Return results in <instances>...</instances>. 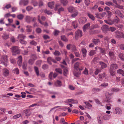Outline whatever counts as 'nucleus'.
<instances>
[{
  "label": "nucleus",
  "instance_id": "nucleus-1",
  "mask_svg": "<svg viewBox=\"0 0 124 124\" xmlns=\"http://www.w3.org/2000/svg\"><path fill=\"white\" fill-rule=\"evenodd\" d=\"M11 50L13 54L14 55L18 54L20 53V51L18 49V47L16 46L12 47L11 49Z\"/></svg>",
  "mask_w": 124,
  "mask_h": 124
},
{
  "label": "nucleus",
  "instance_id": "nucleus-2",
  "mask_svg": "<svg viewBox=\"0 0 124 124\" xmlns=\"http://www.w3.org/2000/svg\"><path fill=\"white\" fill-rule=\"evenodd\" d=\"M116 37L118 39H124V34L122 32H120L118 31L115 32Z\"/></svg>",
  "mask_w": 124,
  "mask_h": 124
},
{
  "label": "nucleus",
  "instance_id": "nucleus-3",
  "mask_svg": "<svg viewBox=\"0 0 124 124\" xmlns=\"http://www.w3.org/2000/svg\"><path fill=\"white\" fill-rule=\"evenodd\" d=\"M82 35V32L81 31L78 30L75 32V38L77 39L79 37H81Z\"/></svg>",
  "mask_w": 124,
  "mask_h": 124
},
{
  "label": "nucleus",
  "instance_id": "nucleus-4",
  "mask_svg": "<svg viewBox=\"0 0 124 124\" xmlns=\"http://www.w3.org/2000/svg\"><path fill=\"white\" fill-rule=\"evenodd\" d=\"M87 19L85 17H81L78 19V22L81 24H83L85 23L87 21Z\"/></svg>",
  "mask_w": 124,
  "mask_h": 124
},
{
  "label": "nucleus",
  "instance_id": "nucleus-5",
  "mask_svg": "<svg viewBox=\"0 0 124 124\" xmlns=\"http://www.w3.org/2000/svg\"><path fill=\"white\" fill-rule=\"evenodd\" d=\"M60 6V5L59 4H57L56 5L55 8V11L57 10H58V12L59 14L60 12L62 11H64V8L62 7H60L59 8Z\"/></svg>",
  "mask_w": 124,
  "mask_h": 124
},
{
  "label": "nucleus",
  "instance_id": "nucleus-6",
  "mask_svg": "<svg viewBox=\"0 0 124 124\" xmlns=\"http://www.w3.org/2000/svg\"><path fill=\"white\" fill-rule=\"evenodd\" d=\"M115 114L121 115L122 113V111L120 108L119 107H116L115 108Z\"/></svg>",
  "mask_w": 124,
  "mask_h": 124
},
{
  "label": "nucleus",
  "instance_id": "nucleus-7",
  "mask_svg": "<svg viewBox=\"0 0 124 124\" xmlns=\"http://www.w3.org/2000/svg\"><path fill=\"white\" fill-rule=\"evenodd\" d=\"M105 95L107 99V101L108 102H111V95L109 93H107Z\"/></svg>",
  "mask_w": 124,
  "mask_h": 124
},
{
  "label": "nucleus",
  "instance_id": "nucleus-8",
  "mask_svg": "<svg viewBox=\"0 0 124 124\" xmlns=\"http://www.w3.org/2000/svg\"><path fill=\"white\" fill-rule=\"evenodd\" d=\"M28 2V0H21L19 2V4L20 5L23 4L24 6H25L27 5Z\"/></svg>",
  "mask_w": 124,
  "mask_h": 124
},
{
  "label": "nucleus",
  "instance_id": "nucleus-9",
  "mask_svg": "<svg viewBox=\"0 0 124 124\" xmlns=\"http://www.w3.org/2000/svg\"><path fill=\"white\" fill-rule=\"evenodd\" d=\"M81 65V63H80L78 62H76L75 64L74 65V69L77 71H78L80 65Z\"/></svg>",
  "mask_w": 124,
  "mask_h": 124
},
{
  "label": "nucleus",
  "instance_id": "nucleus-10",
  "mask_svg": "<svg viewBox=\"0 0 124 124\" xmlns=\"http://www.w3.org/2000/svg\"><path fill=\"white\" fill-rule=\"evenodd\" d=\"M9 72V70L6 68L3 70V75L5 76H7L8 75Z\"/></svg>",
  "mask_w": 124,
  "mask_h": 124
},
{
  "label": "nucleus",
  "instance_id": "nucleus-11",
  "mask_svg": "<svg viewBox=\"0 0 124 124\" xmlns=\"http://www.w3.org/2000/svg\"><path fill=\"white\" fill-rule=\"evenodd\" d=\"M101 28L102 31L105 33H106L108 30V27L106 25H103Z\"/></svg>",
  "mask_w": 124,
  "mask_h": 124
},
{
  "label": "nucleus",
  "instance_id": "nucleus-12",
  "mask_svg": "<svg viewBox=\"0 0 124 124\" xmlns=\"http://www.w3.org/2000/svg\"><path fill=\"white\" fill-rule=\"evenodd\" d=\"M118 68L117 65L116 64H112L110 66V69L115 70Z\"/></svg>",
  "mask_w": 124,
  "mask_h": 124
},
{
  "label": "nucleus",
  "instance_id": "nucleus-13",
  "mask_svg": "<svg viewBox=\"0 0 124 124\" xmlns=\"http://www.w3.org/2000/svg\"><path fill=\"white\" fill-rule=\"evenodd\" d=\"M115 13L116 15L119 16L120 17L123 18L124 17V16L122 14L121 12L119 10H117L115 11Z\"/></svg>",
  "mask_w": 124,
  "mask_h": 124
},
{
  "label": "nucleus",
  "instance_id": "nucleus-14",
  "mask_svg": "<svg viewBox=\"0 0 124 124\" xmlns=\"http://www.w3.org/2000/svg\"><path fill=\"white\" fill-rule=\"evenodd\" d=\"M17 64L19 66H21L22 65V58L21 56H19L18 57Z\"/></svg>",
  "mask_w": 124,
  "mask_h": 124
},
{
  "label": "nucleus",
  "instance_id": "nucleus-15",
  "mask_svg": "<svg viewBox=\"0 0 124 124\" xmlns=\"http://www.w3.org/2000/svg\"><path fill=\"white\" fill-rule=\"evenodd\" d=\"M109 55L110 57V58L111 59H114L115 58L114 54L113 52L110 51L109 53Z\"/></svg>",
  "mask_w": 124,
  "mask_h": 124
},
{
  "label": "nucleus",
  "instance_id": "nucleus-16",
  "mask_svg": "<svg viewBox=\"0 0 124 124\" xmlns=\"http://www.w3.org/2000/svg\"><path fill=\"white\" fill-rule=\"evenodd\" d=\"M90 27V24L88 23L85 25L83 27V30L84 31L87 30Z\"/></svg>",
  "mask_w": 124,
  "mask_h": 124
},
{
  "label": "nucleus",
  "instance_id": "nucleus-17",
  "mask_svg": "<svg viewBox=\"0 0 124 124\" xmlns=\"http://www.w3.org/2000/svg\"><path fill=\"white\" fill-rule=\"evenodd\" d=\"M84 103L85 104L86 106V108L89 109H91V108L92 105L89 103L88 102L84 101Z\"/></svg>",
  "mask_w": 124,
  "mask_h": 124
},
{
  "label": "nucleus",
  "instance_id": "nucleus-18",
  "mask_svg": "<svg viewBox=\"0 0 124 124\" xmlns=\"http://www.w3.org/2000/svg\"><path fill=\"white\" fill-rule=\"evenodd\" d=\"M55 85L57 87H61L62 85V82L57 80L55 83Z\"/></svg>",
  "mask_w": 124,
  "mask_h": 124
},
{
  "label": "nucleus",
  "instance_id": "nucleus-19",
  "mask_svg": "<svg viewBox=\"0 0 124 124\" xmlns=\"http://www.w3.org/2000/svg\"><path fill=\"white\" fill-rule=\"evenodd\" d=\"M68 10L71 13H72L77 10L76 8L73 7H70L68 8Z\"/></svg>",
  "mask_w": 124,
  "mask_h": 124
},
{
  "label": "nucleus",
  "instance_id": "nucleus-20",
  "mask_svg": "<svg viewBox=\"0 0 124 124\" xmlns=\"http://www.w3.org/2000/svg\"><path fill=\"white\" fill-rule=\"evenodd\" d=\"M34 69L35 72L36 73L37 76L38 77L39 75V70L38 68L36 66L34 67Z\"/></svg>",
  "mask_w": 124,
  "mask_h": 124
},
{
  "label": "nucleus",
  "instance_id": "nucleus-21",
  "mask_svg": "<svg viewBox=\"0 0 124 124\" xmlns=\"http://www.w3.org/2000/svg\"><path fill=\"white\" fill-rule=\"evenodd\" d=\"M32 17L29 16H26L25 20L28 23L30 22L32 20Z\"/></svg>",
  "mask_w": 124,
  "mask_h": 124
},
{
  "label": "nucleus",
  "instance_id": "nucleus-22",
  "mask_svg": "<svg viewBox=\"0 0 124 124\" xmlns=\"http://www.w3.org/2000/svg\"><path fill=\"white\" fill-rule=\"evenodd\" d=\"M30 109H26L23 111V112L24 113L26 114V116H29L31 115V113H29V111L30 110Z\"/></svg>",
  "mask_w": 124,
  "mask_h": 124
},
{
  "label": "nucleus",
  "instance_id": "nucleus-23",
  "mask_svg": "<svg viewBox=\"0 0 124 124\" xmlns=\"http://www.w3.org/2000/svg\"><path fill=\"white\" fill-rule=\"evenodd\" d=\"M26 27L27 28L26 31L27 32H30L31 31L32 27L30 25H28L26 26Z\"/></svg>",
  "mask_w": 124,
  "mask_h": 124
},
{
  "label": "nucleus",
  "instance_id": "nucleus-24",
  "mask_svg": "<svg viewBox=\"0 0 124 124\" xmlns=\"http://www.w3.org/2000/svg\"><path fill=\"white\" fill-rule=\"evenodd\" d=\"M26 36L23 34H20L18 35V38L19 40L20 39H24L25 38Z\"/></svg>",
  "mask_w": 124,
  "mask_h": 124
},
{
  "label": "nucleus",
  "instance_id": "nucleus-25",
  "mask_svg": "<svg viewBox=\"0 0 124 124\" xmlns=\"http://www.w3.org/2000/svg\"><path fill=\"white\" fill-rule=\"evenodd\" d=\"M2 59L3 60V62L4 61L5 62H7L8 61L7 56L6 55H4L2 56Z\"/></svg>",
  "mask_w": 124,
  "mask_h": 124
},
{
  "label": "nucleus",
  "instance_id": "nucleus-26",
  "mask_svg": "<svg viewBox=\"0 0 124 124\" xmlns=\"http://www.w3.org/2000/svg\"><path fill=\"white\" fill-rule=\"evenodd\" d=\"M72 13L71 15V16L72 18L75 17L78 14V12L77 10L75 11V12Z\"/></svg>",
  "mask_w": 124,
  "mask_h": 124
},
{
  "label": "nucleus",
  "instance_id": "nucleus-27",
  "mask_svg": "<svg viewBox=\"0 0 124 124\" xmlns=\"http://www.w3.org/2000/svg\"><path fill=\"white\" fill-rule=\"evenodd\" d=\"M118 57L121 60L124 61V54L120 53L118 55Z\"/></svg>",
  "mask_w": 124,
  "mask_h": 124
},
{
  "label": "nucleus",
  "instance_id": "nucleus-28",
  "mask_svg": "<svg viewBox=\"0 0 124 124\" xmlns=\"http://www.w3.org/2000/svg\"><path fill=\"white\" fill-rule=\"evenodd\" d=\"M54 2H50L48 3V6L51 8H53L54 7Z\"/></svg>",
  "mask_w": 124,
  "mask_h": 124
},
{
  "label": "nucleus",
  "instance_id": "nucleus-29",
  "mask_svg": "<svg viewBox=\"0 0 124 124\" xmlns=\"http://www.w3.org/2000/svg\"><path fill=\"white\" fill-rule=\"evenodd\" d=\"M120 90V89L117 88L115 87L112 88L111 89V91L112 92H117L119 91Z\"/></svg>",
  "mask_w": 124,
  "mask_h": 124
},
{
  "label": "nucleus",
  "instance_id": "nucleus-30",
  "mask_svg": "<svg viewBox=\"0 0 124 124\" xmlns=\"http://www.w3.org/2000/svg\"><path fill=\"white\" fill-rule=\"evenodd\" d=\"M98 48L100 51L101 52L102 54H105L106 52L104 49L101 48L100 47H98Z\"/></svg>",
  "mask_w": 124,
  "mask_h": 124
},
{
  "label": "nucleus",
  "instance_id": "nucleus-31",
  "mask_svg": "<svg viewBox=\"0 0 124 124\" xmlns=\"http://www.w3.org/2000/svg\"><path fill=\"white\" fill-rule=\"evenodd\" d=\"M53 60V59L51 57H48L47 59V62L48 63L51 65L52 64L51 62Z\"/></svg>",
  "mask_w": 124,
  "mask_h": 124
},
{
  "label": "nucleus",
  "instance_id": "nucleus-32",
  "mask_svg": "<svg viewBox=\"0 0 124 124\" xmlns=\"http://www.w3.org/2000/svg\"><path fill=\"white\" fill-rule=\"evenodd\" d=\"M117 73L120 74L123 76H124V71L122 69H119L117 70Z\"/></svg>",
  "mask_w": 124,
  "mask_h": 124
},
{
  "label": "nucleus",
  "instance_id": "nucleus-33",
  "mask_svg": "<svg viewBox=\"0 0 124 124\" xmlns=\"http://www.w3.org/2000/svg\"><path fill=\"white\" fill-rule=\"evenodd\" d=\"M68 72V69L67 67H65L63 70V74L65 76H66Z\"/></svg>",
  "mask_w": 124,
  "mask_h": 124
},
{
  "label": "nucleus",
  "instance_id": "nucleus-34",
  "mask_svg": "<svg viewBox=\"0 0 124 124\" xmlns=\"http://www.w3.org/2000/svg\"><path fill=\"white\" fill-rule=\"evenodd\" d=\"M99 63L101 65V66L102 68H105L107 66V65L102 62H100Z\"/></svg>",
  "mask_w": 124,
  "mask_h": 124
},
{
  "label": "nucleus",
  "instance_id": "nucleus-35",
  "mask_svg": "<svg viewBox=\"0 0 124 124\" xmlns=\"http://www.w3.org/2000/svg\"><path fill=\"white\" fill-rule=\"evenodd\" d=\"M97 120L98 123L99 124H101L102 123V120L101 116H98L97 117Z\"/></svg>",
  "mask_w": 124,
  "mask_h": 124
},
{
  "label": "nucleus",
  "instance_id": "nucleus-36",
  "mask_svg": "<svg viewBox=\"0 0 124 124\" xmlns=\"http://www.w3.org/2000/svg\"><path fill=\"white\" fill-rule=\"evenodd\" d=\"M103 118L105 120H107L109 119L110 116L109 115L106 114L103 116Z\"/></svg>",
  "mask_w": 124,
  "mask_h": 124
},
{
  "label": "nucleus",
  "instance_id": "nucleus-37",
  "mask_svg": "<svg viewBox=\"0 0 124 124\" xmlns=\"http://www.w3.org/2000/svg\"><path fill=\"white\" fill-rule=\"evenodd\" d=\"M55 71L57 72L60 74H62V70L60 68H57L55 69Z\"/></svg>",
  "mask_w": 124,
  "mask_h": 124
},
{
  "label": "nucleus",
  "instance_id": "nucleus-38",
  "mask_svg": "<svg viewBox=\"0 0 124 124\" xmlns=\"http://www.w3.org/2000/svg\"><path fill=\"white\" fill-rule=\"evenodd\" d=\"M82 52L83 54V56L85 57L86 56V51L85 49L83 48L82 49Z\"/></svg>",
  "mask_w": 124,
  "mask_h": 124
},
{
  "label": "nucleus",
  "instance_id": "nucleus-39",
  "mask_svg": "<svg viewBox=\"0 0 124 124\" xmlns=\"http://www.w3.org/2000/svg\"><path fill=\"white\" fill-rule=\"evenodd\" d=\"M2 37L4 39H7L9 38L8 35L6 33H4L2 35Z\"/></svg>",
  "mask_w": 124,
  "mask_h": 124
},
{
  "label": "nucleus",
  "instance_id": "nucleus-40",
  "mask_svg": "<svg viewBox=\"0 0 124 124\" xmlns=\"http://www.w3.org/2000/svg\"><path fill=\"white\" fill-rule=\"evenodd\" d=\"M96 53L95 51L93 50H91L89 53V55L90 56H92Z\"/></svg>",
  "mask_w": 124,
  "mask_h": 124
},
{
  "label": "nucleus",
  "instance_id": "nucleus-41",
  "mask_svg": "<svg viewBox=\"0 0 124 124\" xmlns=\"http://www.w3.org/2000/svg\"><path fill=\"white\" fill-rule=\"evenodd\" d=\"M87 15L93 21L94 20L95 17L89 13H88L87 14Z\"/></svg>",
  "mask_w": 124,
  "mask_h": 124
},
{
  "label": "nucleus",
  "instance_id": "nucleus-42",
  "mask_svg": "<svg viewBox=\"0 0 124 124\" xmlns=\"http://www.w3.org/2000/svg\"><path fill=\"white\" fill-rule=\"evenodd\" d=\"M61 39L64 41L67 42L68 41L67 39L65 36H62L61 37Z\"/></svg>",
  "mask_w": 124,
  "mask_h": 124
},
{
  "label": "nucleus",
  "instance_id": "nucleus-43",
  "mask_svg": "<svg viewBox=\"0 0 124 124\" xmlns=\"http://www.w3.org/2000/svg\"><path fill=\"white\" fill-rule=\"evenodd\" d=\"M60 1L64 5H65L68 3L67 0H60Z\"/></svg>",
  "mask_w": 124,
  "mask_h": 124
},
{
  "label": "nucleus",
  "instance_id": "nucleus-44",
  "mask_svg": "<svg viewBox=\"0 0 124 124\" xmlns=\"http://www.w3.org/2000/svg\"><path fill=\"white\" fill-rule=\"evenodd\" d=\"M95 101L96 102V103L97 104L99 105L100 106H103V105H102L101 104V102L99 100L96 99L95 100Z\"/></svg>",
  "mask_w": 124,
  "mask_h": 124
},
{
  "label": "nucleus",
  "instance_id": "nucleus-45",
  "mask_svg": "<svg viewBox=\"0 0 124 124\" xmlns=\"http://www.w3.org/2000/svg\"><path fill=\"white\" fill-rule=\"evenodd\" d=\"M104 21L105 23L109 25H112L113 24L112 21L104 20Z\"/></svg>",
  "mask_w": 124,
  "mask_h": 124
},
{
  "label": "nucleus",
  "instance_id": "nucleus-46",
  "mask_svg": "<svg viewBox=\"0 0 124 124\" xmlns=\"http://www.w3.org/2000/svg\"><path fill=\"white\" fill-rule=\"evenodd\" d=\"M24 17V16L22 14H20L17 16V17L20 20H22V19Z\"/></svg>",
  "mask_w": 124,
  "mask_h": 124
},
{
  "label": "nucleus",
  "instance_id": "nucleus-47",
  "mask_svg": "<svg viewBox=\"0 0 124 124\" xmlns=\"http://www.w3.org/2000/svg\"><path fill=\"white\" fill-rule=\"evenodd\" d=\"M73 74L74 76L78 77H79V75L81 73L80 72H77L75 71H74Z\"/></svg>",
  "mask_w": 124,
  "mask_h": 124
},
{
  "label": "nucleus",
  "instance_id": "nucleus-48",
  "mask_svg": "<svg viewBox=\"0 0 124 124\" xmlns=\"http://www.w3.org/2000/svg\"><path fill=\"white\" fill-rule=\"evenodd\" d=\"M71 50L74 52H75L76 51L77 49L75 46L73 45H72L71 46Z\"/></svg>",
  "mask_w": 124,
  "mask_h": 124
},
{
  "label": "nucleus",
  "instance_id": "nucleus-49",
  "mask_svg": "<svg viewBox=\"0 0 124 124\" xmlns=\"http://www.w3.org/2000/svg\"><path fill=\"white\" fill-rule=\"evenodd\" d=\"M21 116V114H19L14 116L13 118V119H16L20 117Z\"/></svg>",
  "mask_w": 124,
  "mask_h": 124
},
{
  "label": "nucleus",
  "instance_id": "nucleus-50",
  "mask_svg": "<svg viewBox=\"0 0 124 124\" xmlns=\"http://www.w3.org/2000/svg\"><path fill=\"white\" fill-rule=\"evenodd\" d=\"M93 41L95 44H97L100 42L99 40L97 39H94Z\"/></svg>",
  "mask_w": 124,
  "mask_h": 124
},
{
  "label": "nucleus",
  "instance_id": "nucleus-51",
  "mask_svg": "<svg viewBox=\"0 0 124 124\" xmlns=\"http://www.w3.org/2000/svg\"><path fill=\"white\" fill-rule=\"evenodd\" d=\"M108 85V84L107 83H104L101 84L99 86V87L101 86L103 87H106Z\"/></svg>",
  "mask_w": 124,
  "mask_h": 124
},
{
  "label": "nucleus",
  "instance_id": "nucleus-52",
  "mask_svg": "<svg viewBox=\"0 0 124 124\" xmlns=\"http://www.w3.org/2000/svg\"><path fill=\"white\" fill-rule=\"evenodd\" d=\"M109 72L111 76H113L115 75V73L114 71L113 70L110 69Z\"/></svg>",
  "mask_w": 124,
  "mask_h": 124
},
{
  "label": "nucleus",
  "instance_id": "nucleus-53",
  "mask_svg": "<svg viewBox=\"0 0 124 124\" xmlns=\"http://www.w3.org/2000/svg\"><path fill=\"white\" fill-rule=\"evenodd\" d=\"M24 39H20L19 40L20 42L23 44H26L27 43V42L26 41L24 40Z\"/></svg>",
  "mask_w": 124,
  "mask_h": 124
},
{
  "label": "nucleus",
  "instance_id": "nucleus-54",
  "mask_svg": "<svg viewBox=\"0 0 124 124\" xmlns=\"http://www.w3.org/2000/svg\"><path fill=\"white\" fill-rule=\"evenodd\" d=\"M14 73L16 74H18L19 73V70L17 68H16L13 70Z\"/></svg>",
  "mask_w": 124,
  "mask_h": 124
},
{
  "label": "nucleus",
  "instance_id": "nucleus-55",
  "mask_svg": "<svg viewBox=\"0 0 124 124\" xmlns=\"http://www.w3.org/2000/svg\"><path fill=\"white\" fill-rule=\"evenodd\" d=\"M56 56H59L60 55V53L58 51H55L53 53Z\"/></svg>",
  "mask_w": 124,
  "mask_h": 124
},
{
  "label": "nucleus",
  "instance_id": "nucleus-56",
  "mask_svg": "<svg viewBox=\"0 0 124 124\" xmlns=\"http://www.w3.org/2000/svg\"><path fill=\"white\" fill-rule=\"evenodd\" d=\"M101 70L100 69H96L95 72L94 73L96 75H97L98 73L101 72Z\"/></svg>",
  "mask_w": 124,
  "mask_h": 124
},
{
  "label": "nucleus",
  "instance_id": "nucleus-57",
  "mask_svg": "<svg viewBox=\"0 0 124 124\" xmlns=\"http://www.w3.org/2000/svg\"><path fill=\"white\" fill-rule=\"evenodd\" d=\"M60 31L59 30H55L54 32V35L55 36H57L58 35V33Z\"/></svg>",
  "mask_w": 124,
  "mask_h": 124
},
{
  "label": "nucleus",
  "instance_id": "nucleus-58",
  "mask_svg": "<svg viewBox=\"0 0 124 124\" xmlns=\"http://www.w3.org/2000/svg\"><path fill=\"white\" fill-rule=\"evenodd\" d=\"M119 21V19H114L112 21L113 23V24H115L118 23Z\"/></svg>",
  "mask_w": 124,
  "mask_h": 124
},
{
  "label": "nucleus",
  "instance_id": "nucleus-59",
  "mask_svg": "<svg viewBox=\"0 0 124 124\" xmlns=\"http://www.w3.org/2000/svg\"><path fill=\"white\" fill-rule=\"evenodd\" d=\"M72 24L74 28H77V23L75 21L73 22L72 23Z\"/></svg>",
  "mask_w": 124,
  "mask_h": 124
},
{
  "label": "nucleus",
  "instance_id": "nucleus-60",
  "mask_svg": "<svg viewBox=\"0 0 124 124\" xmlns=\"http://www.w3.org/2000/svg\"><path fill=\"white\" fill-rule=\"evenodd\" d=\"M33 8V7L30 6H28L26 8V10L28 11L31 10Z\"/></svg>",
  "mask_w": 124,
  "mask_h": 124
},
{
  "label": "nucleus",
  "instance_id": "nucleus-61",
  "mask_svg": "<svg viewBox=\"0 0 124 124\" xmlns=\"http://www.w3.org/2000/svg\"><path fill=\"white\" fill-rule=\"evenodd\" d=\"M11 6L10 4H7L6 6H5V7H3L2 8V9L3 10H4L5 8H6L7 9H8L9 8H10L11 7Z\"/></svg>",
  "mask_w": 124,
  "mask_h": 124
},
{
  "label": "nucleus",
  "instance_id": "nucleus-62",
  "mask_svg": "<svg viewBox=\"0 0 124 124\" xmlns=\"http://www.w3.org/2000/svg\"><path fill=\"white\" fill-rule=\"evenodd\" d=\"M92 90L94 92H99L101 91V89L99 88H94Z\"/></svg>",
  "mask_w": 124,
  "mask_h": 124
},
{
  "label": "nucleus",
  "instance_id": "nucleus-63",
  "mask_svg": "<svg viewBox=\"0 0 124 124\" xmlns=\"http://www.w3.org/2000/svg\"><path fill=\"white\" fill-rule=\"evenodd\" d=\"M120 48L121 50H124V44H122L119 45Z\"/></svg>",
  "mask_w": 124,
  "mask_h": 124
},
{
  "label": "nucleus",
  "instance_id": "nucleus-64",
  "mask_svg": "<svg viewBox=\"0 0 124 124\" xmlns=\"http://www.w3.org/2000/svg\"><path fill=\"white\" fill-rule=\"evenodd\" d=\"M35 60L32 59H30L29 61V63L30 64H32L34 62V61Z\"/></svg>",
  "mask_w": 124,
  "mask_h": 124
}]
</instances>
